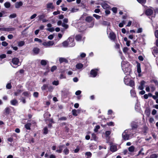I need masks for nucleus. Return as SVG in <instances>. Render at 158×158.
Listing matches in <instances>:
<instances>
[{
  "label": "nucleus",
  "instance_id": "34",
  "mask_svg": "<svg viewBox=\"0 0 158 158\" xmlns=\"http://www.w3.org/2000/svg\"><path fill=\"white\" fill-rule=\"evenodd\" d=\"M41 64L42 65H45L47 64V61L45 60H41Z\"/></svg>",
  "mask_w": 158,
  "mask_h": 158
},
{
  "label": "nucleus",
  "instance_id": "28",
  "mask_svg": "<svg viewBox=\"0 0 158 158\" xmlns=\"http://www.w3.org/2000/svg\"><path fill=\"white\" fill-rule=\"evenodd\" d=\"M25 43L23 41H20L18 42V46L19 47H21Z\"/></svg>",
  "mask_w": 158,
  "mask_h": 158
},
{
  "label": "nucleus",
  "instance_id": "16",
  "mask_svg": "<svg viewBox=\"0 0 158 158\" xmlns=\"http://www.w3.org/2000/svg\"><path fill=\"white\" fill-rule=\"evenodd\" d=\"M75 39L77 41H81V40H83L85 38L84 37L82 39V36L81 35H77L75 37Z\"/></svg>",
  "mask_w": 158,
  "mask_h": 158
},
{
  "label": "nucleus",
  "instance_id": "46",
  "mask_svg": "<svg viewBox=\"0 0 158 158\" xmlns=\"http://www.w3.org/2000/svg\"><path fill=\"white\" fill-rule=\"evenodd\" d=\"M21 92V90H18L15 93V96H17L20 94Z\"/></svg>",
  "mask_w": 158,
  "mask_h": 158
},
{
  "label": "nucleus",
  "instance_id": "60",
  "mask_svg": "<svg viewBox=\"0 0 158 158\" xmlns=\"http://www.w3.org/2000/svg\"><path fill=\"white\" fill-rule=\"evenodd\" d=\"M142 28H139L138 29L137 31L136 32V33H140L141 32H142Z\"/></svg>",
  "mask_w": 158,
  "mask_h": 158
},
{
  "label": "nucleus",
  "instance_id": "55",
  "mask_svg": "<svg viewBox=\"0 0 158 158\" xmlns=\"http://www.w3.org/2000/svg\"><path fill=\"white\" fill-rule=\"evenodd\" d=\"M112 10L114 13H116L117 12V8L116 7H113L112 9Z\"/></svg>",
  "mask_w": 158,
  "mask_h": 158
},
{
  "label": "nucleus",
  "instance_id": "26",
  "mask_svg": "<svg viewBox=\"0 0 158 158\" xmlns=\"http://www.w3.org/2000/svg\"><path fill=\"white\" fill-rule=\"evenodd\" d=\"M5 7L6 8H9L10 6V4L9 2H6L4 4Z\"/></svg>",
  "mask_w": 158,
  "mask_h": 158
},
{
  "label": "nucleus",
  "instance_id": "51",
  "mask_svg": "<svg viewBox=\"0 0 158 158\" xmlns=\"http://www.w3.org/2000/svg\"><path fill=\"white\" fill-rule=\"evenodd\" d=\"M62 27H64L65 29H67L69 27V26L67 24H66L65 23H64L62 24Z\"/></svg>",
  "mask_w": 158,
  "mask_h": 158
},
{
  "label": "nucleus",
  "instance_id": "58",
  "mask_svg": "<svg viewBox=\"0 0 158 158\" xmlns=\"http://www.w3.org/2000/svg\"><path fill=\"white\" fill-rule=\"evenodd\" d=\"M131 94L132 96H135V93L134 91L133 90H131Z\"/></svg>",
  "mask_w": 158,
  "mask_h": 158
},
{
  "label": "nucleus",
  "instance_id": "40",
  "mask_svg": "<svg viewBox=\"0 0 158 158\" xmlns=\"http://www.w3.org/2000/svg\"><path fill=\"white\" fill-rule=\"evenodd\" d=\"M143 148H142L141 149V150L139 152L138 154L137 155V156H139L140 155H143L144 154V153L143 152H143Z\"/></svg>",
  "mask_w": 158,
  "mask_h": 158
},
{
  "label": "nucleus",
  "instance_id": "24",
  "mask_svg": "<svg viewBox=\"0 0 158 158\" xmlns=\"http://www.w3.org/2000/svg\"><path fill=\"white\" fill-rule=\"evenodd\" d=\"M40 51V49L38 48H34L33 49V52L36 54H37Z\"/></svg>",
  "mask_w": 158,
  "mask_h": 158
},
{
  "label": "nucleus",
  "instance_id": "8",
  "mask_svg": "<svg viewBox=\"0 0 158 158\" xmlns=\"http://www.w3.org/2000/svg\"><path fill=\"white\" fill-rule=\"evenodd\" d=\"M137 70L138 73V76L140 77L141 76V69L140 64L139 63L137 62Z\"/></svg>",
  "mask_w": 158,
  "mask_h": 158
},
{
  "label": "nucleus",
  "instance_id": "4",
  "mask_svg": "<svg viewBox=\"0 0 158 158\" xmlns=\"http://www.w3.org/2000/svg\"><path fill=\"white\" fill-rule=\"evenodd\" d=\"M68 42L69 47H73L75 46V43L74 42V39L73 38L69 37L67 39Z\"/></svg>",
  "mask_w": 158,
  "mask_h": 158
},
{
  "label": "nucleus",
  "instance_id": "54",
  "mask_svg": "<svg viewBox=\"0 0 158 158\" xmlns=\"http://www.w3.org/2000/svg\"><path fill=\"white\" fill-rule=\"evenodd\" d=\"M47 30L50 32H53L54 31V28L53 27H50L47 29Z\"/></svg>",
  "mask_w": 158,
  "mask_h": 158
},
{
  "label": "nucleus",
  "instance_id": "23",
  "mask_svg": "<svg viewBox=\"0 0 158 158\" xmlns=\"http://www.w3.org/2000/svg\"><path fill=\"white\" fill-rule=\"evenodd\" d=\"M93 19V18L92 17L88 16L86 18L85 20L88 22H90L92 21Z\"/></svg>",
  "mask_w": 158,
  "mask_h": 158
},
{
  "label": "nucleus",
  "instance_id": "37",
  "mask_svg": "<svg viewBox=\"0 0 158 158\" xmlns=\"http://www.w3.org/2000/svg\"><path fill=\"white\" fill-rule=\"evenodd\" d=\"M137 1L139 3L143 4L145 3L146 0H137Z\"/></svg>",
  "mask_w": 158,
  "mask_h": 158
},
{
  "label": "nucleus",
  "instance_id": "19",
  "mask_svg": "<svg viewBox=\"0 0 158 158\" xmlns=\"http://www.w3.org/2000/svg\"><path fill=\"white\" fill-rule=\"evenodd\" d=\"M110 150L112 152H114L117 151V148L116 145H112L110 146Z\"/></svg>",
  "mask_w": 158,
  "mask_h": 158
},
{
  "label": "nucleus",
  "instance_id": "44",
  "mask_svg": "<svg viewBox=\"0 0 158 158\" xmlns=\"http://www.w3.org/2000/svg\"><path fill=\"white\" fill-rule=\"evenodd\" d=\"M155 83V85L158 87V81L156 79H153L152 81Z\"/></svg>",
  "mask_w": 158,
  "mask_h": 158
},
{
  "label": "nucleus",
  "instance_id": "20",
  "mask_svg": "<svg viewBox=\"0 0 158 158\" xmlns=\"http://www.w3.org/2000/svg\"><path fill=\"white\" fill-rule=\"evenodd\" d=\"M83 64L81 63H78L76 65V68L78 69H81L83 68Z\"/></svg>",
  "mask_w": 158,
  "mask_h": 158
},
{
  "label": "nucleus",
  "instance_id": "15",
  "mask_svg": "<svg viewBox=\"0 0 158 158\" xmlns=\"http://www.w3.org/2000/svg\"><path fill=\"white\" fill-rule=\"evenodd\" d=\"M59 61L60 63H61L63 62L65 63H68V61L66 58L63 57L59 58Z\"/></svg>",
  "mask_w": 158,
  "mask_h": 158
},
{
  "label": "nucleus",
  "instance_id": "22",
  "mask_svg": "<svg viewBox=\"0 0 158 158\" xmlns=\"http://www.w3.org/2000/svg\"><path fill=\"white\" fill-rule=\"evenodd\" d=\"M131 126L133 128H136L137 127L138 125L137 123L135 122H132L131 123Z\"/></svg>",
  "mask_w": 158,
  "mask_h": 158
},
{
  "label": "nucleus",
  "instance_id": "43",
  "mask_svg": "<svg viewBox=\"0 0 158 158\" xmlns=\"http://www.w3.org/2000/svg\"><path fill=\"white\" fill-rule=\"evenodd\" d=\"M100 128V127L99 125H97L95 128L94 129V131L95 132H97L98 131V129H99Z\"/></svg>",
  "mask_w": 158,
  "mask_h": 158
},
{
  "label": "nucleus",
  "instance_id": "62",
  "mask_svg": "<svg viewBox=\"0 0 158 158\" xmlns=\"http://www.w3.org/2000/svg\"><path fill=\"white\" fill-rule=\"evenodd\" d=\"M92 138L94 140H95L96 138V136L95 134L93 133L92 135Z\"/></svg>",
  "mask_w": 158,
  "mask_h": 158
},
{
  "label": "nucleus",
  "instance_id": "27",
  "mask_svg": "<svg viewBox=\"0 0 158 158\" xmlns=\"http://www.w3.org/2000/svg\"><path fill=\"white\" fill-rule=\"evenodd\" d=\"M128 150L131 152H133L135 150V147L134 146H132L128 148Z\"/></svg>",
  "mask_w": 158,
  "mask_h": 158
},
{
  "label": "nucleus",
  "instance_id": "29",
  "mask_svg": "<svg viewBox=\"0 0 158 158\" xmlns=\"http://www.w3.org/2000/svg\"><path fill=\"white\" fill-rule=\"evenodd\" d=\"M72 114L73 115L75 116H77V111L76 110L74 109L72 110Z\"/></svg>",
  "mask_w": 158,
  "mask_h": 158
},
{
  "label": "nucleus",
  "instance_id": "6",
  "mask_svg": "<svg viewBox=\"0 0 158 158\" xmlns=\"http://www.w3.org/2000/svg\"><path fill=\"white\" fill-rule=\"evenodd\" d=\"M19 59L16 58H13L12 59V63L13 64V65L11 64V65L12 66L15 68L16 67H15V66H14V65H18L19 63Z\"/></svg>",
  "mask_w": 158,
  "mask_h": 158
},
{
  "label": "nucleus",
  "instance_id": "32",
  "mask_svg": "<svg viewBox=\"0 0 158 158\" xmlns=\"http://www.w3.org/2000/svg\"><path fill=\"white\" fill-rule=\"evenodd\" d=\"M30 94V93L29 92H24L23 93V95L26 97H28Z\"/></svg>",
  "mask_w": 158,
  "mask_h": 158
},
{
  "label": "nucleus",
  "instance_id": "42",
  "mask_svg": "<svg viewBox=\"0 0 158 158\" xmlns=\"http://www.w3.org/2000/svg\"><path fill=\"white\" fill-rule=\"evenodd\" d=\"M85 155L87 156V158H88L91 156L92 154L90 152H87L85 153Z\"/></svg>",
  "mask_w": 158,
  "mask_h": 158
},
{
  "label": "nucleus",
  "instance_id": "59",
  "mask_svg": "<svg viewBox=\"0 0 158 158\" xmlns=\"http://www.w3.org/2000/svg\"><path fill=\"white\" fill-rule=\"evenodd\" d=\"M150 123H153L154 122V120L153 118H150L149 119Z\"/></svg>",
  "mask_w": 158,
  "mask_h": 158
},
{
  "label": "nucleus",
  "instance_id": "57",
  "mask_svg": "<svg viewBox=\"0 0 158 158\" xmlns=\"http://www.w3.org/2000/svg\"><path fill=\"white\" fill-rule=\"evenodd\" d=\"M11 87V85L10 83H8L6 85V88L7 89H10Z\"/></svg>",
  "mask_w": 158,
  "mask_h": 158
},
{
  "label": "nucleus",
  "instance_id": "36",
  "mask_svg": "<svg viewBox=\"0 0 158 158\" xmlns=\"http://www.w3.org/2000/svg\"><path fill=\"white\" fill-rule=\"evenodd\" d=\"M102 23L103 25L107 26H109L110 24V23L109 22H106L105 21H103L102 22Z\"/></svg>",
  "mask_w": 158,
  "mask_h": 158
},
{
  "label": "nucleus",
  "instance_id": "48",
  "mask_svg": "<svg viewBox=\"0 0 158 158\" xmlns=\"http://www.w3.org/2000/svg\"><path fill=\"white\" fill-rule=\"evenodd\" d=\"M44 133V134H47L48 132V129L47 127H45L43 129Z\"/></svg>",
  "mask_w": 158,
  "mask_h": 158
},
{
  "label": "nucleus",
  "instance_id": "64",
  "mask_svg": "<svg viewBox=\"0 0 158 158\" xmlns=\"http://www.w3.org/2000/svg\"><path fill=\"white\" fill-rule=\"evenodd\" d=\"M80 56L81 57L83 58L85 56L86 54L84 53H82L81 54Z\"/></svg>",
  "mask_w": 158,
  "mask_h": 158
},
{
  "label": "nucleus",
  "instance_id": "7",
  "mask_svg": "<svg viewBox=\"0 0 158 158\" xmlns=\"http://www.w3.org/2000/svg\"><path fill=\"white\" fill-rule=\"evenodd\" d=\"M98 71V69H92L90 72V77H96L97 75V71Z\"/></svg>",
  "mask_w": 158,
  "mask_h": 158
},
{
  "label": "nucleus",
  "instance_id": "11",
  "mask_svg": "<svg viewBox=\"0 0 158 158\" xmlns=\"http://www.w3.org/2000/svg\"><path fill=\"white\" fill-rule=\"evenodd\" d=\"M109 37L113 41L115 40L116 37L115 35L112 32H110Z\"/></svg>",
  "mask_w": 158,
  "mask_h": 158
},
{
  "label": "nucleus",
  "instance_id": "9",
  "mask_svg": "<svg viewBox=\"0 0 158 158\" xmlns=\"http://www.w3.org/2000/svg\"><path fill=\"white\" fill-rule=\"evenodd\" d=\"M64 147V145H61L58 146L57 147V149L56 150V152L60 153L62 152L63 150V148Z\"/></svg>",
  "mask_w": 158,
  "mask_h": 158
},
{
  "label": "nucleus",
  "instance_id": "39",
  "mask_svg": "<svg viewBox=\"0 0 158 158\" xmlns=\"http://www.w3.org/2000/svg\"><path fill=\"white\" fill-rule=\"evenodd\" d=\"M16 15L15 14H11L9 16V18L10 19L14 18L16 17Z\"/></svg>",
  "mask_w": 158,
  "mask_h": 158
},
{
  "label": "nucleus",
  "instance_id": "3",
  "mask_svg": "<svg viewBox=\"0 0 158 158\" xmlns=\"http://www.w3.org/2000/svg\"><path fill=\"white\" fill-rule=\"evenodd\" d=\"M129 77V76H126L124 77V82L126 85L133 87L134 85V82L132 80H131Z\"/></svg>",
  "mask_w": 158,
  "mask_h": 158
},
{
  "label": "nucleus",
  "instance_id": "18",
  "mask_svg": "<svg viewBox=\"0 0 158 158\" xmlns=\"http://www.w3.org/2000/svg\"><path fill=\"white\" fill-rule=\"evenodd\" d=\"M101 5L102 6V7L104 9H109L110 8V6L109 5H108L106 3H105V2H103V3H102L101 4Z\"/></svg>",
  "mask_w": 158,
  "mask_h": 158
},
{
  "label": "nucleus",
  "instance_id": "38",
  "mask_svg": "<svg viewBox=\"0 0 158 158\" xmlns=\"http://www.w3.org/2000/svg\"><path fill=\"white\" fill-rule=\"evenodd\" d=\"M48 85L47 84H44L41 87V89L42 90H45L47 87H48Z\"/></svg>",
  "mask_w": 158,
  "mask_h": 158
},
{
  "label": "nucleus",
  "instance_id": "30",
  "mask_svg": "<svg viewBox=\"0 0 158 158\" xmlns=\"http://www.w3.org/2000/svg\"><path fill=\"white\" fill-rule=\"evenodd\" d=\"M158 154H153L150 156V158H157Z\"/></svg>",
  "mask_w": 158,
  "mask_h": 158
},
{
  "label": "nucleus",
  "instance_id": "14",
  "mask_svg": "<svg viewBox=\"0 0 158 158\" xmlns=\"http://www.w3.org/2000/svg\"><path fill=\"white\" fill-rule=\"evenodd\" d=\"M23 5L22 2L20 1L19 2H17L15 3V7L16 8H19L21 6Z\"/></svg>",
  "mask_w": 158,
  "mask_h": 158
},
{
  "label": "nucleus",
  "instance_id": "33",
  "mask_svg": "<svg viewBox=\"0 0 158 158\" xmlns=\"http://www.w3.org/2000/svg\"><path fill=\"white\" fill-rule=\"evenodd\" d=\"M79 10V9L75 8H73L71 9V12H75Z\"/></svg>",
  "mask_w": 158,
  "mask_h": 158
},
{
  "label": "nucleus",
  "instance_id": "41",
  "mask_svg": "<svg viewBox=\"0 0 158 158\" xmlns=\"http://www.w3.org/2000/svg\"><path fill=\"white\" fill-rule=\"evenodd\" d=\"M5 112L7 114H9L10 111V109L9 108H6L5 109Z\"/></svg>",
  "mask_w": 158,
  "mask_h": 158
},
{
  "label": "nucleus",
  "instance_id": "21",
  "mask_svg": "<svg viewBox=\"0 0 158 158\" xmlns=\"http://www.w3.org/2000/svg\"><path fill=\"white\" fill-rule=\"evenodd\" d=\"M64 149L63 150V152L65 155H67L69 153V149L65 147H64Z\"/></svg>",
  "mask_w": 158,
  "mask_h": 158
},
{
  "label": "nucleus",
  "instance_id": "53",
  "mask_svg": "<svg viewBox=\"0 0 158 158\" xmlns=\"http://www.w3.org/2000/svg\"><path fill=\"white\" fill-rule=\"evenodd\" d=\"M34 40L35 41L38 42L39 43H41L42 42V40L38 38H35L34 39Z\"/></svg>",
  "mask_w": 158,
  "mask_h": 158
},
{
  "label": "nucleus",
  "instance_id": "2",
  "mask_svg": "<svg viewBox=\"0 0 158 158\" xmlns=\"http://www.w3.org/2000/svg\"><path fill=\"white\" fill-rule=\"evenodd\" d=\"M132 132V130L131 129L124 131L122 134L123 139L125 140H127L131 138L133 135Z\"/></svg>",
  "mask_w": 158,
  "mask_h": 158
},
{
  "label": "nucleus",
  "instance_id": "10",
  "mask_svg": "<svg viewBox=\"0 0 158 158\" xmlns=\"http://www.w3.org/2000/svg\"><path fill=\"white\" fill-rule=\"evenodd\" d=\"M152 53L155 57H156L158 54V48L154 47L153 48Z\"/></svg>",
  "mask_w": 158,
  "mask_h": 158
},
{
  "label": "nucleus",
  "instance_id": "13",
  "mask_svg": "<svg viewBox=\"0 0 158 158\" xmlns=\"http://www.w3.org/2000/svg\"><path fill=\"white\" fill-rule=\"evenodd\" d=\"M46 7L48 9H52L54 8V6L52 2H48L46 4Z\"/></svg>",
  "mask_w": 158,
  "mask_h": 158
},
{
  "label": "nucleus",
  "instance_id": "49",
  "mask_svg": "<svg viewBox=\"0 0 158 158\" xmlns=\"http://www.w3.org/2000/svg\"><path fill=\"white\" fill-rule=\"evenodd\" d=\"M2 44L3 46L6 47L8 45V44L6 41H3L2 42Z\"/></svg>",
  "mask_w": 158,
  "mask_h": 158
},
{
  "label": "nucleus",
  "instance_id": "12",
  "mask_svg": "<svg viewBox=\"0 0 158 158\" xmlns=\"http://www.w3.org/2000/svg\"><path fill=\"white\" fill-rule=\"evenodd\" d=\"M11 105L13 106H17L18 104V101L15 99H14L10 101Z\"/></svg>",
  "mask_w": 158,
  "mask_h": 158
},
{
  "label": "nucleus",
  "instance_id": "5",
  "mask_svg": "<svg viewBox=\"0 0 158 158\" xmlns=\"http://www.w3.org/2000/svg\"><path fill=\"white\" fill-rule=\"evenodd\" d=\"M43 45L46 47H49L50 46L55 45V43L53 41H49L47 42H45L42 43Z\"/></svg>",
  "mask_w": 158,
  "mask_h": 158
},
{
  "label": "nucleus",
  "instance_id": "31",
  "mask_svg": "<svg viewBox=\"0 0 158 158\" xmlns=\"http://www.w3.org/2000/svg\"><path fill=\"white\" fill-rule=\"evenodd\" d=\"M31 125L30 123H28L25 125V127L27 130H30V129Z\"/></svg>",
  "mask_w": 158,
  "mask_h": 158
},
{
  "label": "nucleus",
  "instance_id": "63",
  "mask_svg": "<svg viewBox=\"0 0 158 158\" xmlns=\"http://www.w3.org/2000/svg\"><path fill=\"white\" fill-rule=\"evenodd\" d=\"M53 37H54V36L53 35H50L48 36V38L50 40H52L53 39Z\"/></svg>",
  "mask_w": 158,
  "mask_h": 158
},
{
  "label": "nucleus",
  "instance_id": "52",
  "mask_svg": "<svg viewBox=\"0 0 158 158\" xmlns=\"http://www.w3.org/2000/svg\"><path fill=\"white\" fill-rule=\"evenodd\" d=\"M56 67L55 66H52L51 69V71L52 72H53L54 70H56Z\"/></svg>",
  "mask_w": 158,
  "mask_h": 158
},
{
  "label": "nucleus",
  "instance_id": "47",
  "mask_svg": "<svg viewBox=\"0 0 158 158\" xmlns=\"http://www.w3.org/2000/svg\"><path fill=\"white\" fill-rule=\"evenodd\" d=\"M107 124L109 126H114V123L112 122H110L107 123Z\"/></svg>",
  "mask_w": 158,
  "mask_h": 158
},
{
  "label": "nucleus",
  "instance_id": "1",
  "mask_svg": "<svg viewBox=\"0 0 158 158\" xmlns=\"http://www.w3.org/2000/svg\"><path fill=\"white\" fill-rule=\"evenodd\" d=\"M122 67L124 73L127 75L131 72V66L127 61H123L122 62Z\"/></svg>",
  "mask_w": 158,
  "mask_h": 158
},
{
  "label": "nucleus",
  "instance_id": "17",
  "mask_svg": "<svg viewBox=\"0 0 158 158\" xmlns=\"http://www.w3.org/2000/svg\"><path fill=\"white\" fill-rule=\"evenodd\" d=\"M153 13L152 10L150 9H147L145 12L146 15H150Z\"/></svg>",
  "mask_w": 158,
  "mask_h": 158
},
{
  "label": "nucleus",
  "instance_id": "45",
  "mask_svg": "<svg viewBox=\"0 0 158 158\" xmlns=\"http://www.w3.org/2000/svg\"><path fill=\"white\" fill-rule=\"evenodd\" d=\"M7 31H14L15 30V29L14 28L10 27L7 28Z\"/></svg>",
  "mask_w": 158,
  "mask_h": 158
},
{
  "label": "nucleus",
  "instance_id": "25",
  "mask_svg": "<svg viewBox=\"0 0 158 158\" xmlns=\"http://www.w3.org/2000/svg\"><path fill=\"white\" fill-rule=\"evenodd\" d=\"M63 46L64 47H69V45L67 40L66 41H64L62 43Z\"/></svg>",
  "mask_w": 158,
  "mask_h": 158
},
{
  "label": "nucleus",
  "instance_id": "61",
  "mask_svg": "<svg viewBox=\"0 0 158 158\" xmlns=\"http://www.w3.org/2000/svg\"><path fill=\"white\" fill-rule=\"evenodd\" d=\"M60 14V12L59 11H54L53 12V14L54 15H56Z\"/></svg>",
  "mask_w": 158,
  "mask_h": 158
},
{
  "label": "nucleus",
  "instance_id": "56",
  "mask_svg": "<svg viewBox=\"0 0 158 158\" xmlns=\"http://www.w3.org/2000/svg\"><path fill=\"white\" fill-rule=\"evenodd\" d=\"M52 84L55 85H57L59 84V81H54L52 82Z\"/></svg>",
  "mask_w": 158,
  "mask_h": 158
},
{
  "label": "nucleus",
  "instance_id": "35",
  "mask_svg": "<svg viewBox=\"0 0 158 158\" xmlns=\"http://www.w3.org/2000/svg\"><path fill=\"white\" fill-rule=\"evenodd\" d=\"M145 113L147 115L149 116L150 114V111L149 109H147L145 111Z\"/></svg>",
  "mask_w": 158,
  "mask_h": 158
},
{
  "label": "nucleus",
  "instance_id": "50",
  "mask_svg": "<svg viewBox=\"0 0 158 158\" xmlns=\"http://www.w3.org/2000/svg\"><path fill=\"white\" fill-rule=\"evenodd\" d=\"M93 16L98 19H99L101 17L100 16L95 14H93Z\"/></svg>",
  "mask_w": 158,
  "mask_h": 158
}]
</instances>
